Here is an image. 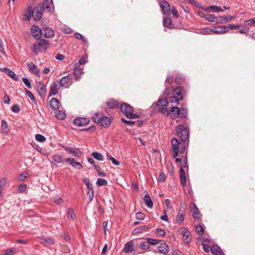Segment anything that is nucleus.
Returning a JSON list of instances; mask_svg holds the SVG:
<instances>
[{
    "mask_svg": "<svg viewBox=\"0 0 255 255\" xmlns=\"http://www.w3.org/2000/svg\"><path fill=\"white\" fill-rule=\"evenodd\" d=\"M167 104V100L166 97L159 99L157 103V106L160 108L166 107Z\"/></svg>",
    "mask_w": 255,
    "mask_h": 255,
    "instance_id": "obj_34",
    "label": "nucleus"
},
{
    "mask_svg": "<svg viewBox=\"0 0 255 255\" xmlns=\"http://www.w3.org/2000/svg\"><path fill=\"white\" fill-rule=\"evenodd\" d=\"M167 97L166 99L167 100L168 103H171L175 104L176 105L179 104V101L180 100H178V99L174 95H172V93L170 95H166Z\"/></svg>",
    "mask_w": 255,
    "mask_h": 255,
    "instance_id": "obj_31",
    "label": "nucleus"
},
{
    "mask_svg": "<svg viewBox=\"0 0 255 255\" xmlns=\"http://www.w3.org/2000/svg\"><path fill=\"white\" fill-rule=\"evenodd\" d=\"M93 122L96 123L99 126L106 128L110 126L111 124V121L110 118L103 115L101 113H96L92 118Z\"/></svg>",
    "mask_w": 255,
    "mask_h": 255,
    "instance_id": "obj_3",
    "label": "nucleus"
},
{
    "mask_svg": "<svg viewBox=\"0 0 255 255\" xmlns=\"http://www.w3.org/2000/svg\"><path fill=\"white\" fill-rule=\"evenodd\" d=\"M67 218L69 220H74L75 219V214L72 209H69L67 213Z\"/></svg>",
    "mask_w": 255,
    "mask_h": 255,
    "instance_id": "obj_38",
    "label": "nucleus"
},
{
    "mask_svg": "<svg viewBox=\"0 0 255 255\" xmlns=\"http://www.w3.org/2000/svg\"><path fill=\"white\" fill-rule=\"evenodd\" d=\"M191 211L193 212L192 217L196 220H199L200 219V211L194 203L191 204Z\"/></svg>",
    "mask_w": 255,
    "mask_h": 255,
    "instance_id": "obj_14",
    "label": "nucleus"
},
{
    "mask_svg": "<svg viewBox=\"0 0 255 255\" xmlns=\"http://www.w3.org/2000/svg\"><path fill=\"white\" fill-rule=\"evenodd\" d=\"M52 160L56 163H61L62 157L59 154H54L52 157Z\"/></svg>",
    "mask_w": 255,
    "mask_h": 255,
    "instance_id": "obj_47",
    "label": "nucleus"
},
{
    "mask_svg": "<svg viewBox=\"0 0 255 255\" xmlns=\"http://www.w3.org/2000/svg\"><path fill=\"white\" fill-rule=\"evenodd\" d=\"M159 5L165 15H169L170 14L171 9L170 5L167 1L161 0L159 2Z\"/></svg>",
    "mask_w": 255,
    "mask_h": 255,
    "instance_id": "obj_11",
    "label": "nucleus"
},
{
    "mask_svg": "<svg viewBox=\"0 0 255 255\" xmlns=\"http://www.w3.org/2000/svg\"><path fill=\"white\" fill-rule=\"evenodd\" d=\"M184 78L182 75H178L175 78V82L178 85L182 84L184 82Z\"/></svg>",
    "mask_w": 255,
    "mask_h": 255,
    "instance_id": "obj_42",
    "label": "nucleus"
},
{
    "mask_svg": "<svg viewBox=\"0 0 255 255\" xmlns=\"http://www.w3.org/2000/svg\"><path fill=\"white\" fill-rule=\"evenodd\" d=\"M199 240H200L202 242V245L203 246V249L204 251L206 253H208L211 248L210 240L207 238H199Z\"/></svg>",
    "mask_w": 255,
    "mask_h": 255,
    "instance_id": "obj_16",
    "label": "nucleus"
},
{
    "mask_svg": "<svg viewBox=\"0 0 255 255\" xmlns=\"http://www.w3.org/2000/svg\"><path fill=\"white\" fill-rule=\"evenodd\" d=\"M65 161L67 163H68L70 165H71L73 167H75V163L76 162V160L74 158H71V157H69V158H67L66 159H65Z\"/></svg>",
    "mask_w": 255,
    "mask_h": 255,
    "instance_id": "obj_56",
    "label": "nucleus"
},
{
    "mask_svg": "<svg viewBox=\"0 0 255 255\" xmlns=\"http://www.w3.org/2000/svg\"><path fill=\"white\" fill-rule=\"evenodd\" d=\"M59 88L58 81L53 82L50 87L49 96L56 95L58 92Z\"/></svg>",
    "mask_w": 255,
    "mask_h": 255,
    "instance_id": "obj_18",
    "label": "nucleus"
},
{
    "mask_svg": "<svg viewBox=\"0 0 255 255\" xmlns=\"http://www.w3.org/2000/svg\"><path fill=\"white\" fill-rule=\"evenodd\" d=\"M96 184L99 186L107 185L108 184V181L102 178H98L96 182Z\"/></svg>",
    "mask_w": 255,
    "mask_h": 255,
    "instance_id": "obj_43",
    "label": "nucleus"
},
{
    "mask_svg": "<svg viewBox=\"0 0 255 255\" xmlns=\"http://www.w3.org/2000/svg\"><path fill=\"white\" fill-rule=\"evenodd\" d=\"M165 175L164 172H162L160 173L158 181L160 182H163L165 181Z\"/></svg>",
    "mask_w": 255,
    "mask_h": 255,
    "instance_id": "obj_62",
    "label": "nucleus"
},
{
    "mask_svg": "<svg viewBox=\"0 0 255 255\" xmlns=\"http://www.w3.org/2000/svg\"><path fill=\"white\" fill-rule=\"evenodd\" d=\"M42 243H45L46 245H53L54 244V241L51 238H44L42 239Z\"/></svg>",
    "mask_w": 255,
    "mask_h": 255,
    "instance_id": "obj_45",
    "label": "nucleus"
},
{
    "mask_svg": "<svg viewBox=\"0 0 255 255\" xmlns=\"http://www.w3.org/2000/svg\"><path fill=\"white\" fill-rule=\"evenodd\" d=\"M37 91L41 97H44L46 93V86L42 82H36Z\"/></svg>",
    "mask_w": 255,
    "mask_h": 255,
    "instance_id": "obj_9",
    "label": "nucleus"
},
{
    "mask_svg": "<svg viewBox=\"0 0 255 255\" xmlns=\"http://www.w3.org/2000/svg\"><path fill=\"white\" fill-rule=\"evenodd\" d=\"M164 95H170L172 93L174 95L178 100H182L186 94L185 89L181 86H178L174 88L173 86L169 87L166 86L164 90Z\"/></svg>",
    "mask_w": 255,
    "mask_h": 255,
    "instance_id": "obj_2",
    "label": "nucleus"
},
{
    "mask_svg": "<svg viewBox=\"0 0 255 255\" xmlns=\"http://www.w3.org/2000/svg\"><path fill=\"white\" fill-rule=\"evenodd\" d=\"M91 155L94 158L99 161H102L104 159L103 155L97 151L93 152Z\"/></svg>",
    "mask_w": 255,
    "mask_h": 255,
    "instance_id": "obj_37",
    "label": "nucleus"
},
{
    "mask_svg": "<svg viewBox=\"0 0 255 255\" xmlns=\"http://www.w3.org/2000/svg\"><path fill=\"white\" fill-rule=\"evenodd\" d=\"M195 231L196 233L199 236H201L204 232L203 228L199 225L195 226Z\"/></svg>",
    "mask_w": 255,
    "mask_h": 255,
    "instance_id": "obj_46",
    "label": "nucleus"
},
{
    "mask_svg": "<svg viewBox=\"0 0 255 255\" xmlns=\"http://www.w3.org/2000/svg\"><path fill=\"white\" fill-rule=\"evenodd\" d=\"M31 30L32 35L35 39H39L41 37L42 31L38 26L33 25Z\"/></svg>",
    "mask_w": 255,
    "mask_h": 255,
    "instance_id": "obj_17",
    "label": "nucleus"
},
{
    "mask_svg": "<svg viewBox=\"0 0 255 255\" xmlns=\"http://www.w3.org/2000/svg\"><path fill=\"white\" fill-rule=\"evenodd\" d=\"M170 112L173 113V115L175 116L176 118L179 117L180 116V109L177 106L172 107Z\"/></svg>",
    "mask_w": 255,
    "mask_h": 255,
    "instance_id": "obj_39",
    "label": "nucleus"
},
{
    "mask_svg": "<svg viewBox=\"0 0 255 255\" xmlns=\"http://www.w3.org/2000/svg\"><path fill=\"white\" fill-rule=\"evenodd\" d=\"M55 117L59 120H63L66 118V114L62 111L58 110L56 112Z\"/></svg>",
    "mask_w": 255,
    "mask_h": 255,
    "instance_id": "obj_36",
    "label": "nucleus"
},
{
    "mask_svg": "<svg viewBox=\"0 0 255 255\" xmlns=\"http://www.w3.org/2000/svg\"><path fill=\"white\" fill-rule=\"evenodd\" d=\"M27 65L30 71L33 72L37 76H39V70L34 63H28Z\"/></svg>",
    "mask_w": 255,
    "mask_h": 255,
    "instance_id": "obj_25",
    "label": "nucleus"
},
{
    "mask_svg": "<svg viewBox=\"0 0 255 255\" xmlns=\"http://www.w3.org/2000/svg\"><path fill=\"white\" fill-rule=\"evenodd\" d=\"M49 107L54 110H56L59 108V102L57 98H52L49 102Z\"/></svg>",
    "mask_w": 255,
    "mask_h": 255,
    "instance_id": "obj_23",
    "label": "nucleus"
},
{
    "mask_svg": "<svg viewBox=\"0 0 255 255\" xmlns=\"http://www.w3.org/2000/svg\"><path fill=\"white\" fill-rule=\"evenodd\" d=\"M53 201L55 202L56 204L59 205H61L63 204L64 201L62 198L61 197H59L58 196H56L53 198Z\"/></svg>",
    "mask_w": 255,
    "mask_h": 255,
    "instance_id": "obj_48",
    "label": "nucleus"
},
{
    "mask_svg": "<svg viewBox=\"0 0 255 255\" xmlns=\"http://www.w3.org/2000/svg\"><path fill=\"white\" fill-rule=\"evenodd\" d=\"M6 182L7 179L6 178H2L0 180V197H1L2 191L5 187Z\"/></svg>",
    "mask_w": 255,
    "mask_h": 255,
    "instance_id": "obj_35",
    "label": "nucleus"
},
{
    "mask_svg": "<svg viewBox=\"0 0 255 255\" xmlns=\"http://www.w3.org/2000/svg\"><path fill=\"white\" fill-rule=\"evenodd\" d=\"M15 252L14 248H11L9 250L4 251V255H12Z\"/></svg>",
    "mask_w": 255,
    "mask_h": 255,
    "instance_id": "obj_64",
    "label": "nucleus"
},
{
    "mask_svg": "<svg viewBox=\"0 0 255 255\" xmlns=\"http://www.w3.org/2000/svg\"><path fill=\"white\" fill-rule=\"evenodd\" d=\"M9 131V128L6 122L2 120L1 122V132L2 134L6 135Z\"/></svg>",
    "mask_w": 255,
    "mask_h": 255,
    "instance_id": "obj_27",
    "label": "nucleus"
},
{
    "mask_svg": "<svg viewBox=\"0 0 255 255\" xmlns=\"http://www.w3.org/2000/svg\"><path fill=\"white\" fill-rule=\"evenodd\" d=\"M163 25L165 27L172 28H173V24L172 23L171 18L169 17H165L163 20Z\"/></svg>",
    "mask_w": 255,
    "mask_h": 255,
    "instance_id": "obj_32",
    "label": "nucleus"
},
{
    "mask_svg": "<svg viewBox=\"0 0 255 255\" xmlns=\"http://www.w3.org/2000/svg\"><path fill=\"white\" fill-rule=\"evenodd\" d=\"M26 93L32 101H33V102H36V100H35V98L34 95L32 94V93L30 91L26 90Z\"/></svg>",
    "mask_w": 255,
    "mask_h": 255,
    "instance_id": "obj_61",
    "label": "nucleus"
},
{
    "mask_svg": "<svg viewBox=\"0 0 255 255\" xmlns=\"http://www.w3.org/2000/svg\"><path fill=\"white\" fill-rule=\"evenodd\" d=\"M83 183L86 185L87 188L89 190H94L93 188V185L90 183V180L87 178H85L83 180Z\"/></svg>",
    "mask_w": 255,
    "mask_h": 255,
    "instance_id": "obj_40",
    "label": "nucleus"
},
{
    "mask_svg": "<svg viewBox=\"0 0 255 255\" xmlns=\"http://www.w3.org/2000/svg\"><path fill=\"white\" fill-rule=\"evenodd\" d=\"M143 200L148 208H151L153 207V202L148 194L144 195Z\"/></svg>",
    "mask_w": 255,
    "mask_h": 255,
    "instance_id": "obj_33",
    "label": "nucleus"
},
{
    "mask_svg": "<svg viewBox=\"0 0 255 255\" xmlns=\"http://www.w3.org/2000/svg\"><path fill=\"white\" fill-rule=\"evenodd\" d=\"M90 122L89 119L84 117H78L73 121V123L77 126H85Z\"/></svg>",
    "mask_w": 255,
    "mask_h": 255,
    "instance_id": "obj_12",
    "label": "nucleus"
},
{
    "mask_svg": "<svg viewBox=\"0 0 255 255\" xmlns=\"http://www.w3.org/2000/svg\"><path fill=\"white\" fill-rule=\"evenodd\" d=\"M184 219V214L183 213H178L176 217V220L178 223H182Z\"/></svg>",
    "mask_w": 255,
    "mask_h": 255,
    "instance_id": "obj_49",
    "label": "nucleus"
},
{
    "mask_svg": "<svg viewBox=\"0 0 255 255\" xmlns=\"http://www.w3.org/2000/svg\"><path fill=\"white\" fill-rule=\"evenodd\" d=\"M148 227L146 226H142L139 228H136L134 231L135 232V233H139V232H142L144 231H146L148 230Z\"/></svg>",
    "mask_w": 255,
    "mask_h": 255,
    "instance_id": "obj_52",
    "label": "nucleus"
},
{
    "mask_svg": "<svg viewBox=\"0 0 255 255\" xmlns=\"http://www.w3.org/2000/svg\"><path fill=\"white\" fill-rule=\"evenodd\" d=\"M87 195L89 198V202H91L93 200L94 196V190H89L87 193Z\"/></svg>",
    "mask_w": 255,
    "mask_h": 255,
    "instance_id": "obj_60",
    "label": "nucleus"
},
{
    "mask_svg": "<svg viewBox=\"0 0 255 255\" xmlns=\"http://www.w3.org/2000/svg\"><path fill=\"white\" fill-rule=\"evenodd\" d=\"M106 104L110 109H117L119 106V103L113 99L109 100Z\"/></svg>",
    "mask_w": 255,
    "mask_h": 255,
    "instance_id": "obj_26",
    "label": "nucleus"
},
{
    "mask_svg": "<svg viewBox=\"0 0 255 255\" xmlns=\"http://www.w3.org/2000/svg\"><path fill=\"white\" fill-rule=\"evenodd\" d=\"M49 46V41L44 39H40L37 42L34 44L32 47V51L36 54L38 52H42L45 51Z\"/></svg>",
    "mask_w": 255,
    "mask_h": 255,
    "instance_id": "obj_5",
    "label": "nucleus"
},
{
    "mask_svg": "<svg viewBox=\"0 0 255 255\" xmlns=\"http://www.w3.org/2000/svg\"><path fill=\"white\" fill-rule=\"evenodd\" d=\"M139 247L142 250H146L149 249L150 246L149 245V244L146 240V241L141 242L140 244Z\"/></svg>",
    "mask_w": 255,
    "mask_h": 255,
    "instance_id": "obj_41",
    "label": "nucleus"
},
{
    "mask_svg": "<svg viewBox=\"0 0 255 255\" xmlns=\"http://www.w3.org/2000/svg\"><path fill=\"white\" fill-rule=\"evenodd\" d=\"M41 36L45 38H51L54 35V31L49 27H43L41 29Z\"/></svg>",
    "mask_w": 255,
    "mask_h": 255,
    "instance_id": "obj_15",
    "label": "nucleus"
},
{
    "mask_svg": "<svg viewBox=\"0 0 255 255\" xmlns=\"http://www.w3.org/2000/svg\"><path fill=\"white\" fill-rule=\"evenodd\" d=\"M146 240L147 241L149 246L150 245H155L160 242L159 240L153 239L151 238H147Z\"/></svg>",
    "mask_w": 255,
    "mask_h": 255,
    "instance_id": "obj_51",
    "label": "nucleus"
},
{
    "mask_svg": "<svg viewBox=\"0 0 255 255\" xmlns=\"http://www.w3.org/2000/svg\"><path fill=\"white\" fill-rule=\"evenodd\" d=\"M120 108L121 113L124 114L127 118L134 119L139 118V116L134 114L133 108L128 104L122 103L121 104Z\"/></svg>",
    "mask_w": 255,
    "mask_h": 255,
    "instance_id": "obj_4",
    "label": "nucleus"
},
{
    "mask_svg": "<svg viewBox=\"0 0 255 255\" xmlns=\"http://www.w3.org/2000/svg\"><path fill=\"white\" fill-rule=\"evenodd\" d=\"M1 71L6 73L7 75L10 77L15 81L18 80L17 76L14 74V73L11 70L7 68H3L0 69Z\"/></svg>",
    "mask_w": 255,
    "mask_h": 255,
    "instance_id": "obj_24",
    "label": "nucleus"
},
{
    "mask_svg": "<svg viewBox=\"0 0 255 255\" xmlns=\"http://www.w3.org/2000/svg\"><path fill=\"white\" fill-rule=\"evenodd\" d=\"M65 161L67 163H68L70 165H71L73 167H75V163L76 162V160L74 158H71V157H69V158H67L66 159H65Z\"/></svg>",
    "mask_w": 255,
    "mask_h": 255,
    "instance_id": "obj_57",
    "label": "nucleus"
},
{
    "mask_svg": "<svg viewBox=\"0 0 255 255\" xmlns=\"http://www.w3.org/2000/svg\"><path fill=\"white\" fill-rule=\"evenodd\" d=\"M83 73V68H80L79 66L75 67L74 71L73 74L75 78L77 80L80 78V75Z\"/></svg>",
    "mask_w": 255,
    "mask_h": 255,
    "instance_id": "obj_28",
    "label": "nucleus"
},
{
    "mask_svg": "<svg viewBox=\"0 0 255 255\" xmlns=\"http://www.w3.org/2000/svg\"><path fill=\"white\" fill-rule=\"evenodd\" d=\"M180 234L183 236V239L186 244H188L190 241V232L186 228L182 227L178 230Z\"/></svg>",
    "mask_w": 255,
    "mask_h": 255,
    "instance_id": "obj_7",
    "label": "nucleus"
},
{
    "mask_svg": "<svg viewBox=\"0 0 255 255\" xmlns=\"http://www.w3.org/2000/svg\"><path fill=\"white\" fill-rule=\"evenodd\" d=\"M34 14V10L32 9L31 6H29L27 8V11L24 13V16L25 18H24V20H29L31 16H33Z\"/></svg>",
    "mask_w": 255,
    "mask_h": 255,
    "instance_id": "obj_30",
    "label": "nucleus"
},
{
    "mask_svg": "<svg viewBox=\"0 0 255 255\" xmlns=\"http://www.w3.org/2000/svg\"><path fill=\"white\" fill-rule=\"evenodd\" d=\"M187 167V158L186 156H183V161L180 163L179 170L180 180L183 186H185L186 183V173L184 170V168Z\"/></svg>",
    "mask_w": 255,
    "mask_h": 255,
    "instance_id": "obj_6",
    "label": "nucleus"
},
{
    "mask_svg": "<svg viewBox=\"0 0 255 255\" xmlns=\"http://www.w3.org/2000/svg\"><path fill=\"white\" fill-rule=\"evenodd\" d=\"M41 7L42 9H47L48 11L51 12H52L54 8L52 0H43Z\"/></svg>",
    "mask_w": 255,
    "mask_h": 255,
    "instance_id": "obj_13",
    "label": "nucleus"
},
{
    "mask_svg": "<svg viewBox=\"0 0 255 255\" xmlns=\"http://www.w3.org/2000/svg\"><path fill=\"white\" fill-rule=\"evenodd\" d=\"M210 8H211V11H213L215 12H218L219 11H224V9H221V7H219L216 5H211L210 6Z\"/></svg>",
    "mask_w": 255,
    "mask_h": 255,
    "instance_id": "obj_53",
    "label": "nucleus"
},
{
    "mask_svg": "<svg viewBox=\"0 0 255 255\" xmlns=\"http://www.w3.org/2000/svg\"><path fill=\"white\" fill-rule=\"evenodd\" d=\"M136 219L138 220H143L144 219V215L141 212H137L136 214Z\"/></svg>",
    "mask_w": 255,
    "mask_h": 255,
    "instance_id": "obj_63",
    "label": "nucleus"
},
{
    "mask_svg": "<svg viewBox=\"0 0 255 255\" xmlns=\"http://www.w3.org/2000/svg\"><path fill=\"white\" fill-rule=\"evenodd\" d=\"M158 251L159 253L165 255L169 252V248L165 242H163L158 247Z\"/></svg>",
    "mask_w": 255,
    "mask_h": 255,
    "instance_id": "obj_22",
    "label": "nucleus"
},
{
    "mask_svg": "<svg viewBox=\"0 0 255 255\" xmlns=\"http://www.w3.org/2000/svg\"><path fill=\"white\" fill-rule=\"evenodd\" d=\"M133 243L132 241H130L126 243L125 245V247L122 251V252L125 253H131L133 251Z\"/></svg>",
    "mask_w": 255,
    "mask_h": 255,
    "instance_id": "obj_20",
    "label": "nucleus"
},
{
    "mask_svg": "<svg viewBox=\"0 0 255 255\" xmlns=\"http://www.w3.org/2000/svg\"><path fill=\"white\" fill-rule=\"evenodd\" d=\"M176 132L181 141L176 138H173L171 140V150L173 157L178 156L179 153L182 154L185 152V141L188 139L189 137V129L183 125L177 126L176 128Z\"/></svg>",
    "mask_w": 255,
    "mask_h": 255,
    "instance_id": "obj_1",
    "label": "nucleus"
},
{
    "mask_svg": "<svg viewBox=\"0 0 255 255\" xmlns=\"http://www.w3.org/2000/svg\"><path fill=\"white\" fill-rule=\"evenodd\" d=\"M42 10L41 6L39 8H34V14L33 16L35 20L38 21L41 19L42 16Z\"/></svg>",
    "mask_w": 255,
    "mask_h": 255,
    "instance_id": "obj_19",
    "label": "nucleus"
},
{
    "mask_svg": "<svg viewBox=\"0 0 255 255\" xmlns=\"http://www.w3.org/2000/svg\"><path fill=\"white\" fill-rule=\"evenodd\" d=\"M210 251L214 255H225L221 249L216 245H213L210 248Z\"/></svg>",
    "mask_w": 255,
    "mask_h": 255,
    "instance_id": "obj_21",
    "label": "nucleus"
},
{
    "mask_svg": "<svg viewBox=\"0 0 255 255\" xmlns=\"http://www.w3.org/2000/svg\"><path fill=\"white\" fill-rule=\"evenodd\" d=\"M211 31L214 33L221 34L227 32L229 31V28L225 25L214 26L211 27Z\"/></svg>",
    "mask_w": 255,
    "mask_h": 255,
    "instance_id": "obj_10",
    "label": "nucleus"
},
{
    "mask_svg": "<svg viewBox=\"0 0 255 255\" xmlns=\"http://www.w3.org/2000/svg\"><path fill=\"white\" fill-rule=\"evenodd\" d=\"M11 110L13 112L18 113L20 111V106L17 104L14 105L11 107Z\"/></svg>",
    "mask_w": 255,
    "mask_h": 255,
    "instance_id": "obj_59",
    "label": "nucleus"
},
{
    "mask_svg": "<svg viewBox=\"0 0 255 255\" xmlns=\"http://www.w3.org/2000/svg\"><path fill=\"white\" fill-rule=\"evenodd\" d=\"M73 83V78L71 76L68 75L63 77L59 82L60 86L65 88L69 87Z\"/></svg>",
    "mask_w": 255,
    "mask_h": 255,
    "instance_id": "obj_8",
    "label": "nucleus"
},
{
    "mask_svg": "<svg viewBox=\"0 0 255 255\" xmlns=\"http://www.w3.org/2000/svg\"><path fill=\"white\" fill-rule=\"evenodd\" d=\"M205 19L210 22H215L216 21V17L213 14H206Z\"/></svg>",
    "mask_w": 255,
    "mask_h": 255,
    "instance_id": "obj_50",
    "label": "nucleus"
},
{
    "mask_svg": "<svg viewBox=\"0 0 255 255\" xmlns=\"http://www.w3.org/2000/svg\"><path fill=\"white\" fill-rule=\"evenodd\" d=\"M35 137L36 140L39 142H43L46 140V138L40 134H36Z\"/></svg>",
    "mask_w": 255,
    "mask_h": 255,
    "instance_id": "obj_54",
    "label": "nucleus"
},
{
    "mask_svg": "<svg viewBox=\"0 0 255 255\" xmlns=\"http://www.w3.org/2000/svg\"><path fill=\"white\" fill-rule=\"evenodd\" d=\"M64 149L68 152L73 154L74 156H78L81 153L80 150L78 148L73 147H64Z\"/></svg>",
    "mask_w": 255,
    "mask_h": 255,
    "instance_id": "obj_29",
    "label": "nucleus"
},
{
    "mask_svg": "<svg viewBox=\"0 0 255 255\" xmlns=\"http://www.w3.org/2000/svg\"><path fill=\"white\" fill-rule=\"evenodd\" d=\"M188 115V111L186 109L181 108L180 109V116L179 117L180 118H185L187 117Z\"/></svg>",
    "mask_w": 255,
    "mask_h": 255,
    "instance_id": "obj_44",
    "label": "nucleus"
},
{
    "mask_svg": "<svg viewBox=\"0 0 255 255\" xmlns=\"http://www.w3.org/2000/svg\"><path fill=\"white\" fill-rule=\"evenodd\" d=\"M22 80L24 84L29 89L31 88V84L29 80L26 77H23Z\"/></svg>",
    "mask_w": 255,
    "mask_h": 255,
    "instance_id": "obj_58",
    "label": "nucleus"
},
{
    "mask_svg": "<svg viewBox=\"0 0 255 255\" xmlns=\"http://www.w3.org/2000/svg\"><path fill=\"white\" fill-rule=\"evenodd\" d=\"M121 121L123 123H125L127 125L131 127H133V125L135 124V122L133 121H128L124 118H122Z\"/></svg>",
    "mask_w": 255,
    "mask_h": 255,
    "instance_id": "obj_55",
    "label": "nucleus"
}]
</instances>
